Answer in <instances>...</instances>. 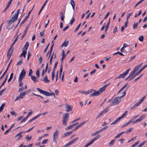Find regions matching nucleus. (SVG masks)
<instances>
[{"label": "nucleus", "instance_id": "f257e3e1", "mask_svg": "<svg viewBox=\"0 0 147 147\" xmlns=\"http://www.w3.org/2000/svg\"><path fill=\"white\" fill-rule=\"evenodd\" d=\"M126 94V92H123V95L120 97H118L115 98L113 100V102L111 104V106L116 105L119 103L120 100Z\"/></svg>", "mask_w": 147, "mask_h": 147}, {"label": "nucleus", "instance_id": "f03ea898", "mask_svg": "<svg viewBox=\"0 0 147 147\" xmlns=\"http://www.w3.org/2000/svg\"><path fill=\"white\" fill-rule=\"evenodd\" d=\"M69 114L68 113H66L63 115L62 121L63 125L65 126L67 125V123L69 120Z\"/></svg>", "mask_w": 147, "mask_h": 147}, {"label": "nucleus", "instance_id": "7ed1b4c3", "mask_svg": "<svg viewBox=\"0 0 147 147\" xmlns=\"http://www.w3.org/2000/svg\"><path fill=\"white\" fill-rule=\"evenodd\" d=\"M137 75L138 74L137 73L135 74V73L132 71L128 77L125 79V80L126 81L129 79V81H130L136 77Z\"/></svg>", "mask_w": 147, "mask_h": 147}, {"label": "nucleus", "instance_id": "20e7f679", "mask_svg": "<svg viewBox=\"0 0 147 147\" xmlns=\"http://www.w3.org/2000/svg\"><path fill=\"white\" fill-rule=\"evenodd\" d=\"M109 84H107L106 85H104L103 86L100 88L98 90L96 91L95 90H94L93 89H91L88 90V92H102L105 90L107 86ZM86 92H87L86 91Z\"/></svg>", "mask_w": 147, "mask_h": 147}, {"label": "nucleus", "instance_id": "39448f33", "mask_svg": "<svg viewBox=\"0 0 147 147\" xmlns=\"http://www.w3.org/2000/svg\"><path fill=\"white\" fill-rule=\"evenodd\" d=\"M127 111H125L120 117H119L117 119H116L114 122L111 124V125L115 124L122 119L124 117L126 114L127 113Z\"/></svg>", "mask_w": 147, "mask_h": 147}, {"label": "nucleus", "instance_id": "423d86ee", "mask_svg": "<svg viewBox=\"0 0 147 147\" xmlns=\"http://www.w3.org/2000/svg\"><path fill=\"white\" fill-rule=\"evenodd\" d=\"M101 136L100 135H97L96 137L94 138L93 139H92L90 142L86 144L85 146L84 147H88L90 145L92 144L94 142L96 141Z\"/></svg>", "mask_w": 147, "mask_h": 147}, {"label": "nucleus", "instance_id": "0eeeda50", "mask_svg": "<svg viewBox=\"0 0 147 147\" xmlns=\"http://www.w3.org/2000/svg\"><path fill=\"white\" fill-rule=\"evenodd\" d=\"M130 70V68L127 69L125 72L123 73V74H120L117 78L116 79H119L120 78H124L128 74Z\"/></svg>", "mask_w": 147, "mask_h": 147}, {"label": "nucleus", "instance_id": "6e6552de", "mask_svg": "<svg viewBox=\"0 0 147 147\" xmlns=\"http://www.w3.org/2000/svg\"><path fill=\"white\" fill-rule=\"evenodd\" d=\"M26 92H21L18 97L15 100V101L20 100L21 99L23 98L26 94H27V93H26Z\"/></svg>", "mask_w": 147, "mask_h": 147}, {"label": "nucleus", "instance_id": "1a4fd4ad", "mask_svg": "<svg viewBox=\"0 0 147 147\" xmlns=\"http://www.w3.org/2000/svg\"><path fill=\"white\" fill-rule=\"evenodd\" d=\"M78 139V137H77L74 139L72 140H71L69 142L67 143L66 144L64 145L63 147H68L70 145H72L74 143L75 141L77 140Z\"/></svg>", "mask_w": 147, "mask_h": 147}, {"label": "nucleus", "instance_id": "9d476101", "mask_svg": "<svg viewBox=\"0 0 147 147\" xmlns=\"http://www.w3.org/2000/svg\"><path fill=\"white\" fill-rule=\"evenodd\" d=\"M26 71L24 69H23L20 74L19 77V79L22 80L24 78Z\"/></svg>", "mask_w": 147, "mask_h": 147}, {"label": "nucleus", "instance_id": "9b49d317", "mask_svg": "<svg viewBox=\"0 0 147 147\" xmlns=\"http://www.w3.org/2000/svg\"><path fill=\"white\" fill-rule=\"evenodd\" d=\"M59 136V133L57 131H55L53 135V141L54 142H56V140L57 139Z\"/></svg>", "mask_w": 147, "mask_h": 147}, {"label": "nucleus", "instance_id": "f8f14e48", "mask_svg": "<svg viewBox=\"0 0 147 147\" xmlns=\"http://www.w3.org/2000/svg\"><path fill=\"white\" fill-rule=\"evenodd\" d=\"M145 118V115H143L141 116L139 119H137L132 124H134L135 123H137L138 122H139L142 121L143 119H144Z\"/></svg>", "mask_w": 147, "mask_h": 147}, {"label": "nucleus", "instance_id": "ddd939ff", "mask_svg": "<svg viewBox=\"0 0 147 147\" xmlns=\"http://www.w3.org/2000/svg\"><path fill=\"white\" fill-rule=\"evenodd\" d=\"M33 8L30 10L28 13V15L26 16L25 18L22 21V22L21 23L20 25H22L23 24H24V23L25 22L26 20L29 17L30 15V13H31V11H32V10L33 9Z\"/></svg>", "mask_w": 147, "mask_h": 147}, {"label": "nucleus", "instance_id": "4468645a", "mask_svg": "<svg viewBox=\"0 0 147 147\" xmlns=\"http://www.w3.org/2000/svg\"><path fill=\"white\" fill-rule=\"evenodd\" d=\"M13 51V49H12V48H10L9 49L7 55V57L9 59L10 58L11 56L12 55Z\"/></svg>", "mask_w": 147, "mask_h": 147}, {"label": "nucleus", "instance_id": "2eb2a0df", "mask_svg": "<svg viewBox=\"0 0 147 147\" xmlns=\"http://www.w3.org/2000/svg\"><path fill=\"white\" fill-rule=\"evenodd\" d=\"M65 107L66 108L65 111L67 112L71 111L72 110V107L68 104L65 105Z\"/></svg>", "mask_w": 147, "mask_h": 147}, {"label": "nucleus", "instance_id": "dca6fc26", "mask_svg": "<svg viewBox=\"0 0 147 147\" xmlns=\"http://www.w3.org/2000/svg\"><path fill=\"white\" fill-rule=\"evenodd\" d=\"M42 93L43 94L47 96H53L55 98V96L54 92H40Z\"/></svg>", "mask_w": 147, "mask_h": 147}, {"label": "nucleus", "instance_id": "f3484780", "mask_svg": "<svg viewBox=\"0 0 147 147\" xmlns=\"http://www.w3.org/2000/svg\"><path fill=\"white\" fill-rule=\"evenodd\" d=\"M65 11L64 10L63 13L61 11L60 12V16H61V19L62 21L64 20V18L65 17L64 16Z\"/></svg>", "mask_w": 147, "mask_h": 147}, {"label": "nucleus", "instance_id": "a211bd4d", "mask_svg": "<svg viewBox=\"0 0 147 147\" xmlns=\"http://www.w3.org/2000/svg\"><path fill=\"white\" fill-rule=\"evenodd\" d=\"M17 14H15L12 16L11 19H12L13 22H14L17 20L18 17Z\"/></svg>", "mask_w": 147, "mask_h": 147}, {"label": "nucleus", "instance_id": "6ab92c4d", "mask_svg": "<svg viewBox=\"0 0 147 147\" xmlns=\"http://www.w3.org/2000/svg\"><path fill=\"white\" fill-rule=\"evenodd\" d=\"M100 93V92H93L90 94V96H99Z\"/></svg>", "mask_w": 147, "mask_h": 147}, {"label": "nucleus", "instance_id": "aec40b11", "mask_svg": "<svg viewBox=\"0 0 147 147\" xmlns=\"http://www.w3.org/2000/svg\"><path fill=\"white\" fill-rule=\"evenodd\" d=\"M9 68V66H7V67L6 68V70L5 71V72H4V73L1 76L0 78V81L1 79L4 76L5 74L7 73L8 69Z\"/></svg>", "mask_w": 147, "mask_h": 147}, {"label": "nucleus", "instance_id": "412c9836", "mask_svg": "<svg viewBox=\"0 0 147 147\" xmlns=\"http://www.w3.org/2000/svg\"><path fill=\"white\" fill-rule=\"evenodd\" d=\"M27 53V51H26L25 50H22V53L20 55V57H21L22 56H23L24 57V58L26 57V55Z\"/></svg>", "mask_w": 147, "mask_h": 147}, {"label": "nucleus", "instance_id": "4be33fe9", "mask_svg": "<svg viewBox=\"0 0 147 147\" xmlns=\"http://www.w3.org/2000/svg\"><path fill=\"white\" fill-rule=\"evenodd\" d=\"M132 122L131 120H130L127 122H126V123H125L124 124L122 125L121 127V128H123L125 127V126H126L127 125H128L130 123Z\"/></svg>", "mask_w": 147, "mask_h": 147}, {"label": "nucleus", "instance_id": "5701e85b", "mask_svg": "<svg viewBox=\"0 0 147 147\" xmlns=\"http://www.w3.org/2000/svg\"><path fill=\"white\" fill-rule=\"evenodd\" d=\"M31 77L32 80L34 82H37L38 81L37 78L36 77L33 76H31Z\"/></svg>", "mask_w": 147, "mask_h": 147}, {"label": "nucleus", "instance_id": "b1692460", "mask_svg": "<svg viewBox=\"0 0 147 147\" xmlns=\"http://www.w3.org/2000/svg\"><path fill=\"white\" fill-rule=\"evenodd\" d=\"M68 43H69V41H67V42H66V41H64L62 44L61 47H67L68 45Z\"/></svg>", "mask_w": 147, "mask_h": 147}, {"label": "nucleus", "instance_id": "393cba45", "mask_svg": "<svg viewBox=\"0 0 147 147\" xmlns=\"http://www.w3.org/2000/svg\"><path fill=\"white\" fill-rule=\"evenodd\" d=\"M27 87V86L26 85L25 86V87H23L21 88H19V89L18 91L19 92H21L22 91H25V90H26V88Z\"/></svg>", "mask_w": 147, "mask_h": 147}, {"label": "nucleus", "instance_id": "a878e982", "mask_svg": "<svg viewBox=\"0 0 147 147\" xmlns=\"http://www.w3.org/2000/svg\"><path fill=\"white\" fill-rule=\"evenodd\" d=\"M29 45V43L28 42H27L26 43H25V46L24 47V48L23 49V50L24 49H25V50L26 51H27V50L28 47Z\"/></svg>", "mask_w": 147, "mask_h": 147}, {"label": "nucleus", "instance_id": "bb28decb", "mask_svg": "<svg viewBox=\"0 0 147 147\" xmlns=\"http://www.w3.org/2000/svg\"><path fill=\"white\" fill-rule=\"evenodd\" d=\"M43 81L46 83H47L49 82V80L48 79V78L47 76H45L44 78Z\"/></svg>", "mask_w": 147, "mask_h": 147}, {"label": "nucleus", "instance_id": "cd10ccee", "mask_svg": "<svg viewBox=\"0 0 147 147\" xmlns=\"http://www.w3.org/2000/svg\"><path fill=\"white\" fill-rule=\"evenodd\" d=\"M139 105V104L138 102H137L131 107L130 109L131 110H132L133 109H134L136 108L137 106H138Z\"/></svg>", "mask_w": 147, "mask_h": 147}, {"label": "nucleus", "instance_id": "c85d7f7f", "mask_svg": "<svg viewBox=\"0 0 147 147\" xmlns=\"http://www.w3.org/2000/svg\"><path fill=\"white\" fill-rule=\"evenodd\" d=\"M70 4L72 6L73 9L74 10L75 8V2L74 0H71L70 1Z\"/></svg>", "mask_w": 147, "mask_h": 147}, {"label": "nucleus", "instance_id": "c756f323", "mask_svg": "<svg viewBox=\"0 0 147 147\" xmlns=\"http://www.w3.org/2000/svg\"><path fill=\"white\" fill-rule=\"evenodd\" d=\"M72 133V131H69V132H67L65 133L64 134L65 136H69Z\"/></svg>", "mask_w": 147, "mask_h": 147}, {"label": "nucleus", "instance_id": "7c9ffc66", "mask_svg": "<svg viewBox=\"0 0 147 147\" xmlns=\"http://www.w3.org/2000/svg\"><path fill=\"white\" fill-rule=\"evenodd\" d=\"M115 140H112V141L110 142L109 143V146H111L113 145L115 143Z\"/></svg>", "mask_w": 147, "mask_h": 147}, {"label": "nucleus", "instance_id": "2f4dec72", "mask_svg": "<svg viewBox=\"0 0 147 147\" xmlns=\"http://www.w3.org/2000/svg\"><path fill=\"white\" fill-rule=\"evenodd\" d=\"M138 23H135V22L134 23L133 25V29H135L137 28L138 24Z\"/></svg>", "mask_w": 147, "mask_h": 147}, {"label": "nucleus", "instance_id": "473e14b6", "mask_svg": "<svg viewBox=\"0 0 147 147\" xmlns=\"http://www.w3.org/2000/svg\"><path fill=\"white\" fill-rule=\"evenodd\" d=\"M13 22H13L12 19H11L10 20L8 21V23L7 24L8 26H10Z\"/></svg>", "mask_w": 147, "mask_h": 147}, {"label": "nucleus", "instance_id": "72a5a7b5", "mask_svg": "<svg viewBox=\"0 0 147 147\" xmlns=\"http://www.w3.org/2000/svg\"><path fill=\"white\" fill-rule=\"evenodd\" d=\"M13 73H12L11 74L9 78V79L8 80V82H9L11 81V80H12V78L13 77Z\"/></svg>", "mask_w": 147, "mask_h": 147}, {"label": "nucleus", "instance_id": "f704fd0d", "mask_svg": "<svg viewBox=\"0 0 147 147\" xmlns=\"http://www.w3.org/2000/svg\"><path fill=\"white\" fill-rule=\"evenodd\" d=\"M140 67L138 65L136 66L132 71L135 73V72L139 69Z\"/></svg>", "mask_w": 147, "mask_h": 147}, {"label": "nucleus", "instance_id": "c9c22d12", "mask_svg": "<svg viewBox=\"0 0 147 147\" xmlns=\"http://www.w3.org/2000/svg\"><path fill=\"white\" fill-rule=\"evenodd\" d=\"M58 64V61H57L55 63L53 69V71H55V70L56 69L57 67V65Z\"/></svg>", "mask_w": 147, "mask_h": 147}, {"label": "nucleus", "instance_id": "e433bc0d", "mask_svg": "<svg viewBox=\"0 0 147 147\" xmlns=\"http://www.w3.org/2000/svg\"><path fill=\"white\" fill-rule=\"evenodd\" d=\"M117 54H119L120 55H121V56H124V55L121 53V52H117L116 53H113V55H115Z\"/></svg>", "mask_w": 147, "mask_h": 147}, {"label": "nucleus", "instance_id": "4c0bfd02", "mask_svg": "<svg viewBox=\"0 0 147 147\" xmlns=\"http://www.w3.org/2000/svg\"><path fill=\"white\" fill-rule=\"evenodd\" d=\"M146 142V141H144L143 142H142L138 146V147H142V146L144 145V144Z\"/></svg>", "mask_w": 147, "mask_h": 147}, {"label": "nucleus", "instance_id": "58836bf2", "mask_svg": "<svg viewBox=\"0 0 147 147\" xmlns=\"http://www.w3.org/2000/svg\"><path fill=\"white\" fill-rule=\"evenodd\" d=\"M22 80L18 79V82L19 83V86H21L23 85V83L22 82Z\"/></svg>", "mask_w": 147, "mask_h": 147}, {"label": "nucleus", "instance_id": "ea45409f", "mask_svg": "<svg viewBox=\"0 0 147 147\" xmlns=\"http://www.w3.org/2000/svg\"><path fill=\"white\" fill-rule=\"evenodd\" d=\"M55 71H53L52 73V80H54V77L55 76Z\"/></svg>", "mask_w": 147, "mask_h": 147}, {"label": "nucleus", "instance_id": "a19ab883", "mask_svg": "<svg viewBox=\"0 0 147 147\" xmlns=\"http://www.w3.org/2000/svg\"><path fill=\"white\" fill-rule=\"evenodd\" d=\"M46 4V3H45L43 5L42 7L41 8L40 10L39 11V12L38 13V15H39L40 13V12H41V11H42V10L43 9L44 6H45V5Z\"/></svg>", "mask_w": 147, "mask_h": 147}, {"label": "nucleus", "instance_id": "79ce46f5", "mask_svg": "<svg viewBox=\"0 0 147 147\" xmlns=\"http://www.w3.org/2000/svg\"><path fill=\"white\" fill-rule=\"evenodd\" d=\"M104 114L101 111L99 114H98V116L96 117V119H97L98 118H99L101 116Z\"/></svg>", "mask_w": 147, "mask_h": 147}, {"label": "nucleus", "instance_id": "37998d69", "mask_svg": "<svg viewBox=\"0 0 147 147\" xmlns=\"http://www.w3.org/2000/svg\"><path fill=\"white\" fill-rule=\"evenodd\" d=\"M109 108L108 107H107L105 109H104L102 111V112L103 113V114H105L106 113L107 111H108Z\"/></svg>", "mask_w": 147, "mask_h": 147}, {"label": "nucleus", "instance_id": "c03bdc74", "mask_svg": "<svg viewBox=\"0 0 147 147\" xmlns=\"http://www.w3.org/2000/svg\"><path fill=\"white\" fill-rule=\"evenodd\" d=\"M26 138L27 141H29L31 140V137H29L28 135H27L26 136Z\"/></svg>", "mask_w": 147, "mask_h": 147}, {"label": "nucleus", "instance_id": "a18cd8bd", "mask_svg": "<svg viewBox=\"0 0 147 147\" xmlns=\"http://www.w3.org/2000/svg\"><path fill=\"white\" fill-rule=\"evenodd\" d=\"M100 132V130H98V131H96L94 133L92 134V136H93L96 135H97V134H99Z\"/></svg>", "mask_w": 147, "mask_h": 147}, {"label": "nucleus", "instance_id": "49530a36", "mask_svg": "<svg viewBox=\"0 0 147 147\" xmlns=\"http://www.w3.org/2000/svg\"><path fill=\"white\" fill-rule=\"evenodd\" d=\"M23 133V132L21 131V132H19V133H18V134H16V136H15V138H16L18 136H22V134Z\"/></svg>", "mask_w": 147, "mask_h": 147}, {"label": "nucleus", "instance_id": "de8ad7c7", "mask_svg": "<svg viewBox=\"0 0 147 147\" xmlns=\"http://www.w3.org/2000/svg\"><path fill=\"white\" fill-rule=\"evenodd\" d=\"M23 63L22 59H21L16 64L17 65H21Z\"/></svg>", "mask_w": 147, "mask_h": 147}, {"label": "nucleus", "instance_id": "09e8293b", "mask_svg": "<svg viewBox=\"0 0 147 147\" xmlns=\"http://www.w3.org/2000/svg\"><path fill=\"white\" fill-rule=\"evenodd\" d=\"M145 97V96H144L139 101L137 102L139 104V105L144 100Z\"/></svg>", "mask_w": 147, "mask_h": 147}, {"label": "nucleus", "instance_id": "8fccbe9b", "mask_svg": "<svg viewBox=\"0 0 147 147\" xmlns=\"http://www.w3.org/2000/svg\"><path fill=\"white\" fill-rule=\"evenodd\" d=\"M145 68L143 66L142 68H141L139 70L137 73V74L138 75L139 74L140 72Z\"/></svg>", "mask_w": 147, "mask_h": 147}, {"label": "nucleus", "instance_id": "3c124183", "mask_svg": "<svg viewBox=\"0 0 147 147\" xmlns=\"http://www.w3.org/2000/svg\"><path fill=\"white\" fill-rule=\"evenodd\" d=\"M144 0H141L138 3L136 4L134 6V8H135L139 4L141 3L142 1H143Z\"/></svg>", "mask_w": 147, "mask_h": 147}, {"label": "nucleus", "instance_id": "603ef678", "mask_svg": "<svg viewBox=\"0 0 147 147\" xmlns=\"http://www.w3.org/2000/svg\"><path fill=\"white\" fill-rule=\"evenodd\" d=\"M75 20L74 18L73 17L72 19L70 20V24L71 25L73 24V22Z\"/></svg>", "mask_w": 147, "mask_h": 147}, {"label": "nucleus", "instance_id": "864d4df0", "mask_svg": "<svg viewBox=\"0 0 147 147\" xmlns=\"http://www.w3.org/2000/svg\"><path fill=\"white\" fill-rule=\"evenodd\" d=\"M141 12H142V10H140L139 11L138 14H136L134 16V17L136 18V17H137L138 16L140 15L141 14Z\"/></svg>", "mask_w": 147, "mask_h": 147}, {"label": "nucleus", "instance_id": "5fc2aeb1", "mask_svg": "<svg viewBox=\"0 0 147 147\" xmlns=\"http://www.w3.org/2000/svg\"><path fill=\"white\" fill-rule=\"evenodd\" d=\"M144 39V37L142 36H140L138 38V40L140 41H142Z\"/></svg>", "mask_w": 147, "mask_h": 147}, {"label": "nucleus", "instance_id": "6e6d98bb", "mask_svg": "<svg viewBox=\"0 0 147 147\" xmlns=\"http://www.w3.org/2000/svg\"><path fill=\"white\" fill-rule=\"evenodd\" d=\"M39 69H38L37 70L36 72V76L38 77H39Z\"/></svg>", "mask_w": 147, "mask_h": 147}, {"label": "nucleus", "instance_id": "4d7b16f0", "mask_svg": "<svg viewBox=\"0 0 147 147\" xmlns=\"http://www.w3.org/2000/svg\"><path fill=\"white\" fill-rule=\"evenodd\" d=\"M127 84H126L123 86L118 92H121L124 89L125 87L127 86Z\"/></svg>", "mask_w": 147, "mask_h": 147}, {"label": "nucleus", "instance_id": "13d9d810", "mask_svg": "<svg viewBox=\"0 0 147 147\" xmlns=\"http://www.w3.org/2000/svg\"><path fill=\"white\" fill-rule=\"evenodd\" d=\"M86 123V121H84L80 124L78 126L79 127H80L81 126H82L84 124Z\"/></svg>", "mask_w": 147, "mask_h": 147}, {"label": "nucleus", "instance_id": "bf43d9fd", "mask_svg": "<svg viewBox=\"0 0 147 147\" xmlns=\"http://www.w3.org/2000/svg\"><path fill=\"white\" fill-rule=\"evenodd\" d=\"M133 128L132 127L131 128H129L127 130V131L125 132V133H128L131 132Z\"/></svg>", "mask_w": 147, "mask_h": 147}, {"label": "nucleus", "instance_id": "052dcab7", "mask_svg": "<svg viewBox=\"0 0 147 147\" xmlns=\"http://www.w3.org/2000/svg\"><path fill=\"white\" fill-rule=\"evenodd\" d=\"M36 89L37 90V91L39 92H48V91H43L38 88H37Z\"/></svg>", "mask_w": 147, "mask_h": 147}, {"label": "nucleus", "instance_id": "680f3d73", "mask_svg": "<svg viewBox=\"0 0 147 147\" xmlns=\"http://www.w3.org/2000/svg\"><path fill=\"white\" fill-rule=\"evenodd\" d=\"M39 117V115H37L36 116H35L34 117L32 118L31 119L32 121H33L35 119H37L38 117Z\"/></svg>", "mask_w": 147, "mask_h": 147}, {"label": "nucleus", "instance_id": "e2e57ef3", "mask_svg": "<svg viewBox=\"0 0 147 147\" xmlns=\"http://www.w3.org/2000/svg\"><path fill=\"white\" fill-rule=\"evenodd\" d=\"M61 55L62 56H63V57H66L67 55L66 54H65V51L64 50H63L62 51V53L61 54Z\"/></svg>", "mask_w": 147, "mask_h": 147}, {"label": "nucleus", "instance_id": "0e129e2a", "mask_svg": "<svg viewBox=\"0 0 147 147\" xmlns=\"http://www.w3.org/2000/svg\"><path fill=\"white\" fill-rule=\"evenodd\" d=\"M30 112H29L28 113V114L27 115V117H29V116H30L31 115L32 113V110L30 109Z\"/></svg>", "mask_w": 147, "mask_h": 147}, {"label": "nucleus", "instance_id": "69168bd1", "mask_svg": "<svg viewBox=\"0 0 147 147\" xmlns=\"http://www.w3.org/2000/svg\"><path fill=\"white\" fill-rule=\"evenodd\" d=\"M108 127V126H106L104 127L103 128H102V129H101L100 130V132L102 131H103V130L106 129Z\"/></svg>", "mask_w": 147, "mask_h": 147}, {"label": "nucleus", "instance_id": "338daca9", "mask_svg": "<svg viewBox=\"0 0 147 147\" xmlns=\"http://www.w3.org/2000/svg\"><path fill=\"white\" fill-rule=\"evenodd\" d=\"M131 14H132L131 13H128L127 14V18H126L127 20H128L129 18H130V17Z\"/></svg>", "mask_w": 147, "mask_h": 147}, {"label": "nucleus", "instance_id": "774afa93", "mask_svg": "<svg viewBox=\"0 0 147 147\" xmlns=\"http://www.w3.org/2000/svg\"><path fill=\"white\" fill-rule=\"evenodd\" d=\"M39 61V63L41 64L42 62V58L41 56L38 59Z\"/></svg>", "mask_w": 147, "mask_h": 147}]
</instances>
